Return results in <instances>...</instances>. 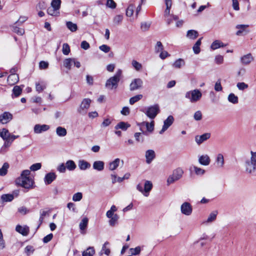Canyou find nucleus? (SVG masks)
<instances>
[{
    "label": "nucleus",
    "mask_w": 256,
    "mask_h": 256,
    "mask_svg": "<svg viewBox=\"0 0 256 256\" xmlns=\"http://www.w3.org/2000/svg\"><path fill=\"white\" fill-rule=\"evenodd\" d=\"M12 118V115L8 112H4L0 115V122L6 124Z\"/></svg>",
    "instance_id": "obj_16"
},
{
    "label": "nucleus",
    "mask_w": 256,
    "mask_h": 256,
    "mask_svg": "<svg viewBox=\"0 0 256 256\" xmlns=\"http://www.w3.org/2000/svg\"><path fill=\"white\" fill-rule=\"evenodd\" d=\"M50 128V126L47 124H36L34 126V131L35 134H39L48 130Z\"/></svg>",
    "instance_id": "obj_13"
},
{
    "label": "nucleus",
    "mask_w": 256,
    "mask_h": 256,
    "mask_svg": "<svg viewBox=\"0 0 256 256\" xmlns=\"http://www.w3.org/2000/svg\"><path fill=\"white\" fill-rule=\"evenodd\" d=\"M214 90L216 92H221L222 90V87L220 80H218L214 84Z\"/></svg>",
    "instance_id": "obj_61"
},
{
    "label": "nucleus",
    "mask_w": 256,
    "mask_h": 256,
    "mask_svg": "<svg viewBox=\"0 0 256 256\" xmlns=\"http://www.w3.org/2000/svg\"><path fill=\"white\" fill-rule=\"evenodd\" d=\"M122 71L121 69H118L116 74L108 79L106 83V87L110 90L116 88L118 84L122 77Z\"/></svg>",
    "instance_id": "obj_2"
},
{
    "label": "nucleus",
    "mask_w": 256,
    "mask_h": 256,
    "mask_svg": "<svg viewBox=\"0 0 256 256\" xmlns=\"http://www.w3.org/2000/svg\"><path fill=\"white\" fill-rule=\"evenodd\" d=\"M174 121V117L172 116H169L168 118L164 120V125L162 129L160 131V134H163L168 128L173 124Z\"/></svg>",
    "instance_id": "obj_11"
},
{
    "label": "nucleus",
    "mask_w": 256,
    "mask_h": 256,
    "mask_svg": "<svg viewBox=\"0 0 256 256\" xmlns=\"http://www.w3.org/2000/svg\"><path fill=\"white\" fill-rule=\"evenodd\" d=\"M95 250L94 247H89L82 252V256H94Z\"/></svg>",
    "instance_id": "obj_40"
},
{
    "label": "nucleus",
    "mask_w": 256,
    "mask_h": 256,
    "mask_svg": "<svg viewBox=\"0 0 256 256\" xmlns=\"http://www.w3.org/2000/svg\"><path fill=\"white\" fill-rule=\"evenodd\" d=\"M46 88V84L44 82H38L36 83V89L38 93L41 92Z\"/></svg>",
    "instance_id": "obj_32"
},
{
    "label": "nucleus",
    "mask_w": 256,
    "mask_h": 256,
    "mask_svg": "<svg viewBox=\"0 0 256 256\" xmlns=\"http://www.w3.org/2000/svg\"><path fill=\"white\" fill-rule=\"evenodd\" d=\"M202 38H199L193 46L192 49L196 54H198L200 52V46L201 44V40Z\"/></svg>",
    "instance_id": "obj_39"
},
{
    "label": "nucleus",
    "mask_w": 256,
    "mask_h": 256,
    "mask_svg": "<svg viewBox=\"0 0 256 256\" xmlns=\"http://www.w3.org/2000/svg\"><path fill=\"white\" fill-rule=\"evenodd\" d=\"M199 163L203 166H208L210 162V158L208 154L202 155L198 157Z\"/></svg>",
    "instance_id": "obj_23"
},
{
    "label": "nucleus",
    "mask_w": 256,
    "mask_h": 256,
    "mask_svg": "<svg viewBox=\"0 0 256 256\" xmlns=\"http://www.w3.org/2000/svg\"><path fill=\"white\" fill-rule=\"evenodd\" d=\"M218 214V210L212 211L208 215L207 220L204 222V223L209 224L215 221L216 218Z\"/></svg>",
    "instance_id": "obj_27"
},
{
    "label": "nucleus",
    "mask_w": 256,
    "mask_h": 256,
    "mask_svg": "<svg viewBox=\"0 0 256 256\" xmlns=\"http://www.w3.org/2000/svg\"><path fill=\"white\" fill-rule=\"evenodd\" d=\"M153 187L152 182L150 180H145L144 184V188L140 184H138L136 186V190L140 192L144 196L148 197L150 192Z\"/></svg>",
    "instance_id": "obj_6"
},
{
    "label": "nucleus",
    "mask_w": 256,
    "mask_h": 256,
    "mask_svg": "<svg viewBox=\"0 0 256 256\" xmlns=\"http://www.w3.org/2000/svg\"><path fill=\"white\" fill-rule=\"evenodd\" d=\"M62 51L63 54L64 55H68L69 54L70 48L68 44L64 43L63 44Z\"/></svg>",
    "instance_id": "obj_56"
},
{
    "label": "nucleus",
    "mask_w": 256,
    "mask_h": 256,
    "mask_svg": "<svg viewBox=\"0 0 256 256\" xmlns=\"http://www.w3.org/2000/svg\"><path fill=\"white\" fill-rule=\"evenodd\" d=\"M143 82L140 78L134 79L130 85V91H134L140 88L142 86Z\"/></svg>",
    "instance_id": "obj_8"
},
{
    "label": "nucleus",
    "mask_w": 256,
    "mask_h": 256,
    "mask_svg": "<svg viewBox=\"0 0 256 256\" xmlns=\"http://www.w3.org/2000/svg\"><path fill=\"white\" fill-rule=\"evenodd\" d=\"M184 174V170L180 168H178L174 170L172 174L170 175L167 179V184L170 185V184L174 182H175L180 180Z\"/></svg>",
    "instance_id": "obj_5"
},
{
    "label": "nucleus",
    "mask_w": 256,
    "mask_h": 256,
    "mask_svg": "<svg viewBox=\"0 0 256 256\" xmlns=\"http://www.w3.org/2000/svg\"><path fill=\"white\" fill-rule=\"evenodd\" d=\"M132 65L136 71H140L142 68V64L136 60H132Z\"/></svg>",
    "instance_id": "obj_47"
},
{
    "label": "nucleus",
    "mask_w": 256,
    "mask_h": 256,
    "mask_svg": "<svg viewBox=\"0 0 256 256\" xmlns=\"http://www.w3.org/2000/svg\"><path fill=\"white\" fill-rule=\"evenodd\" d=\"M198 36V32L196 30H191L187 32L186 37L191 40L196 39Z\"/></svg>",
    "instance_id": "obj_35"
},
{
    "label": "nucleus",
    "mask_w": 256,
    "mask_h": 256,
    "mask_svg": "<svg viewBox=\"0 0 256 256\" xmlns=\"http://www.w3.org/2000/svg\"><path fill=\"white\" fill-rule=\"evenodd\" d=\"M249 26L248 24H238L236 28L238 30L236 32L237 36H244L248 34L250 30H248Z\"/></svg>",
    "instance_id": "obj_9"
},
{
    "label": "nucleus",
    "mask_w": 256,
    "mask_h": 256,
    "mask_svg": "<svg viewBox=\"0 0 256 256\" xmlns=\"http://www.w3.org/2000/svg\"><path fill=\"white\" fill-rule=\"evenodd\" d=\"M135 6L134 4H131L128 6L126 10V15L128 16H132L134 12Z\"/></svg>",
    "instance_id": "obj_49"
},
{
    "label": "nucleus",
    "mask_w": 256,
    "mask_h": 256,
    "mask_svg": "<svg viewBox=\"0 0 256 256\" xmlns=\"http://www.w3.org/2000/svg\"><path fill=\"white\" fill-rule=\"evenodd\" d=\"M78 166L80 170H84L90 167V164L84 160H80L78 162Z\"/></svg>",
    "instance_id": "obj_26"
},
{
    "label": "nucleus",
    "mask_w": 256,
    "mask_h": 256,
    "mask_svg": "<svg viewBox=\"0 0 256 256\" xmlns=\"http://www.w3.org/2000/svg\"><path fill=\"white\" fill-rule=\"evenodd\" d=\"M16 230L17 232L24 236H27L29 233V228L26 226H22L20 225H18L16 228Z\"/></svg>",
    "instance_id": "obj_25"
},
{
    "label": "nucleus",
    "mask_w": 256,
    "mask_h": 256,
    "mask_svg": "<svg viewBox=\"0 0 256 256\" xmlns=\"http://www.w3.org/2000/svg\"><path fill=\"white\" fill-rule=\"evenodd\" d=\"M117 210V208L114 205H112L110 209L107 211L106 212V216L108 218H110L112 217H114L116 214H114V212Z\"/></svg>",
    "instance_id": "obj_36"
},
{
    "label": "nucleus",
    "mask_w": 256,
    "mask_h": 256,
    "mask_svg": "<svg viewBox=\"0 0 256 256\" xmlns=\"http://www.w3.org/2000/svg\"><path fill=\"white\" fill-rule=\"evenodd\" d=\"M22 92V88L18 86H16L12 90V98H16L20 96Z\"/></svg>",
    "instance_id": "obj_33"
},
{
    "label": "nucleus",
    "mask_w": 256,
    "mask_h": 256,
    "mask_svg": "<svg viewBox=\"0 0 256 256\" xmlns=\"http://www.w3.org/2000/svg\"><path fill=\"white\" fill-rule=\"evenodd\" d=\"M56 134L60 137H64L67 134L66 130L62 126H58L56 128Z\"/></svg>",
    "instance_id": "obj_31"
},
{
    "label": "nucleus",
    "mask_w": 256,
    "mask_h": 256,
    "mask_svg": "<svg viewBox=\"0 0 256 256\" xmlns=\"http://www.w3.org/2000/svg\"><path fill=\"white\" fill-rule=\"evenodd\" d=\"M215 164L218 168H223L224 165V156L222 154H218L215 158Z\"/></svg>",
    "instance_id": "obj_14"
},
{
    "label": "nucleus",
    "mask_w": 256,
    "mask_h": 256,
    "mask_svg": "<svg viewBox=\"0 0 256 256\" xmlns=\"http://www.w3.org/2000/svg\"><path fill=\"white\" fill-rule=\"evenodd\" d=\"M13 32L16 33L17 34L19 35H22L24 33V30L23 28H18L16 26H13Z\"/></svg>",
    "instance_id": "obj_58"
},
{
    "label": "nucleus",
    "mask_w": 256,
    "mask_h": 256,
    "mask_svg": "<svg viewBox=\"0 0 256 256\" xmlns=\"http://www.w3.org/2000/svg\"><path fill=\"white\" fill-rule=\"evenodd\" d=\"M202 93L198 89H194L187 92L185 94V98L189 100L191 103H195L200 100Z\"/></svg>",
    "instance_id": "obj_4"
},
{
    "label": "nucleus",
    "mask_w": 256,
    "mask_h": 256,
    "mask_svg": "<svg viewBox=\"0 0 256 256\" xmlns=\"http://www.w3.org/2000/svg\"><path fill=\"white\" fill-rule=\"evenodd\" d=\"M88 220L87 218H84L80 223L79 227L82 234H84V231L86 229L88 224Z\"/></svg>",
    "instance_id": "obj_29"
},
{
    "label": "nucleus",
    "mask_w": 256,
    "mask_h": 256,
    "mask_svg": "<svg viewBox=\"0 0 256 256\" xmlns=\"http://www.w3.org/2000/svg\"><path fill=\"white\" fill-rule=\"evenodd\" d=\"M91 103V100L90 98H84L82 100L78 112L80 114L86 112L89 108Z\"/></svg>",
    "instance_id": "obj_10"
},
{
    "label": "nucleus",
    "mask_w": 256,
    "mask_h": 256,
    "mask_svg": "<svg viewBox=\"0 0 256 256\" xmlns=\"http://www.w3.org/2000/svg\"><path fill=\"white\" fill-rule=\"evenodd\" d=\"M1 199L4 202H11L14 199V195L12 194H5L1 196Z\"/></svg>",
    "instance_id": "obj_51"
},
{
    "label": "nucleus",
    "mask_w": 256,
    "mask_h": 256,
    "mask_svg": "<svg viewBox=\"0 0 256 256\" xmlns=\"http://www.w3.org/2000/svg\"><path fill=\"white\" fill-rule=\"evenodd\" d=\"M236 86L238 90H242L246 89L248 88V84H246L244 82H238L236 84Z\"/></svg>",
    "instance_id": "obj_60"
},
{
    "label": "nucleus",
    "mask_w": 256,
    "mask_h": 256,
    "mask_svg": "<svg viewBox=\"0 0 256 256\" xmlns=\"http://www.w3.org/2000/svg\"><path fill=\"white\" fill-rule=\"evenodd\" d=\"M180 211L182 214L186 216H190L192 212V206L190 203L184 202L181 205Z\"/></svg>",
    "instance_id": "obj_7"
},
{
    "label": "nucleus",
    "mask_w": 256,
    "mask_h": 256,
    "mask_svg": "<svg viewBox=\"0 0 256 256\" xmlns=\"http://www.w3.org/2000/svg\"><path fill=\"white\" fill-rule=\"evenodd\" d=\"M123 20L122 15L118 14L113 19V22L116 25H119Z\"/></svg>",
    "instance_id": "obj_53"
},
{
    "label": "nucleus",
    "mask_w": 256,
    "mask_h": 256,
    "mask_svg": "<svg viewBox=\"0 0 256 256\" xmlns=\"http://www.w3.org/2000/svg\"><path fill=\"white\" fill-rule=\"evenodd\" d=\"M106 6L108 8L114 9L116 8V4L113 0H107Z\"/></svg>",
    "instance_id": "obj_59"
},
{
    "label": "nucleus",
    "mask_w": 256,
    "mask_h": 256,
    "mask_svg": "<svg viewBox=\"0 0 256 256\" xmlns=\"http://www.w3.org/2000/svg\"><path fill=\"white\" fill-rule=\"evenodd\" d=\"M226 46V44H224L221 41L219 40H216L212 44L210 48L211 49L214 50L220 48L224 47Z\"/></svg>",
    "instance_id": "obj_30"
},
{
    "label": "nucleus",
    "mask_w": 256,
    "mask_h": 256,
    "mask_svg": "<svg viewBox=\"0 0 256 256\" xmlns=\"http://www.w3.org/2000/svg\"><path fill=\"white\" fill-rule=\"evenodd\" d=\"M241 63L244 65H248L254 60V58L251 54L242 56L240 59Z\"/></svg>",
    "instance_id": "obj_15"
},
{
    "label": "nucleus",
    "mask_w": 256,
    "mask_h": 256,
    "mask_svg": "<svg viewBox=\"0 0 256 256\" xmlns=\"http://www.w3.org/2000/svg\"><path fill=\"white\" fill-rule=\"evenodd\" d=\"M10 133L8 130L6 128H2L0 132V136L4 140H8L10 136Z\"/></svg>",
    "instance_id": "obj_45"
},
{
    "label": "nucleus",
    "mask_w": 256,
    "mask_h": 256,
    "mask_svg": "<svg viewBox=\"0 0 256 256\" xmlns=\"http://www.w3.org/2000/svg\"><path fill=\"white\" fill-rule=\"evenodd\" d=\"M9 167V164L7 162L4 164L2 168H0V176H4L8 172V169Z\"/></svg>",
    "instance_id": "obj_48"
},
{
    "label": "nucleus",
    "mask_w": 256,
    "mask_h": 256,
    "mask_svg": "<svg viewBox=\"0 0 256 256\" xmlns=\"http://www.w3.org/2000/svg\"><path fill=\"white\" fill-rule=\"evenodd\" d=\"M140 126V130H142V127L145 126L146 128V130L148 132H152L154 130V120H152L150 123L147 122H143L138 124Z\"/></svg>",
    "instance_id": "obj_21"
},
{
    "label": "nucleus",
    "mask_w": 256,
    "mask_h": 256,
    "mask_svg": "<svg viewBox=\"0 0 256 256\" xmlns=\"http://www.w3.org/2000/svg\"><path fill=\"white\" fill-rule=\"evenodd\" d=\"M210 137V134L207 132L201 136H195V140L198 144L200 145L204 142L209 139Z\"/></svg>",
    "instance_id": "obj_17"
},
{
    "label": "nucleus",
    "mask_w": 256,
    "mask_h": 256,
    "mask_svg": "<svg viewBox=\"0 0 256 256\" xmlns=\"http://www.w3.org/2000/svg\"><path fill=\"white\" fill-rule=\"evenodd\" d=\"M66 26L72 32H74L78 30V26L76 24H74L72 22H67Z\"/></svg>",
    "instance_id": "obj_41"
},
{
    "label": "nucleus",
    "mask_w": 256,
    "mask_h": 256,
    "mask_svg": "<svg viewBox=\"0 0 256 256\" xmlns=\"http://www.w3.org/2000/svg\"><path fill=\"white\" fill-rule=\"evenodd\" d=\"M66 168L70 171L74 170L76 167V164L72 160H68L66 163Z\"/></svg>",
    "instance_id": "obj_37"
},
{
    "label": "nucleus",
    "mask_w": 256,
    "mask_h": 256,
    "mask_svg": "<svg viewBox=\"0 0 256 256\" xmlns=\"http://www.w3.org/2000/svg\"><path fill=\"white\" fill-rule=\"evenodd\" d=\"M185 64L184 60L182 58H179L176 60L172 64V66L176 68H180Z\"/></svg>",
    "instance_id": "obj_42"
},
{
    "label": "nucleus",
    "mask_w": 256,
    "mask_h": 256,
    "mask_svg": "<svg viewBox=\"0 0 256 256\" xmlns=\"http://www.w3.org/2000/svg\"><path fill=\"white\" fill-rule=\"evenodd\" d=\"M109 218V225L111 226H114L118 224L119 216L118 214H116L114 217Z\"/></svg>",
    "instance_id": "obj_44"
},
{
    "label": "nucleus",
    "mask_w": 256,
    "mask_h": 256,
    "mask_svg": "<svg viewBox=\"0 0 256 256\" xmlns=\"http://www.w3.org/2000/svg\"><path fill=\"white\" fill-rule=\"evenodd\" d=\"M47 12L48 14L52 16H58L60 13L58 10L52 6L48 8Z\"/></svg>",
    "instance_id": "obj_43"
},
{
    "label": "nucleus",
    "mask_w": 256,
    "mask_h": 256,
    "mask_svg": "<svg viewBox=\"0 0 256 256\" xmlns=\"http://www.w3.org/2000/svg\"><path fill=\"white\" fill-rule=\"evenodd\" d=\"M19 80V76L18 74H10L7 78V82L10 86H14Z\"/></svg>",
    "instance_id": "obj_22"
},
{
    "label": "nucleus",
    "mask_w": 256,
    "mask_h": 256,
    "mask_svg": "<svg viewBox=\"0 0 256 256\" xmlns=\"http://www.w3.org/2000/svg\"><path fill=\"white\" fill-rule=\"evenodd\" d=\"M30 170H23L20 176L16 180V184L25 188H32L34 180L30 176Z\"/></svg>",
    "instance_id": "obj_1"
},
{
    "label": "nucleus",
    "mask_w": 256,
    "mask_h": 256,
    "mask_svg": "<svg viewBox=\"0 0 256 256\" xmlns=\"http://www.w3.org/2000/svg\"><path fill=\"white\" fill-rule=\"evenodd\" d=\"M252 156H251V161L248 162V165H252V169H249L248 167L246 168V172L248 173H252L255 171L256 170V152H251Z\"/></svg>",
    "instance_id": "obj_12"
},
{
    "label": "nucleus",
    "mask_w": 256,
    "mask_h": 256,
    "mask_svg": "<svg viewBox=\"0 0 256 256\" xmlns=\"http://www.w3.org/2000/svg\"><path fill=\"white\" fill-rule=\"evenodd\" d=\"M194 118L196 120H200L202 118V114L200 110L196 111L194 116Z\"/></svg>",
    "instance_id": "obj_64"
},
{
    "label": "nucleus",
    "mask_w": 256,
    "mask_h": 256,
    "mask_svg": "<svg viewBox=\"0 0 256 256\" xmlns=\"http://www.w3.org/2000/svg\"><path fill=\"white\" fill-rule=\"evenodd\" d=\"M60 0H52L51 2V6L59 10L60 7Z\"/></svg>",
    "instance_id": "obj_55"
},
{
    "label": "nucleus",
    "mask_w": 256,
    "mask_h": 256,
    "mask_svg": "<svg viewBox=\"0 0 256 256\" xmlns=\"http://www.w3.org/2000/svg\"><path fill=\"white\" fill-rule=\"evenodd\" d=\"M130 126V125L128 123L121 122L118 123L114 128L116 130L121 129L123 130H126Z\"/></svg>",
    "instance_id": "obj_34"
},
{
    "label": "nucleus",
    "mask_w": 256,
    "mask_h": 256,
    "mask_svg": "<svg viewBox=\"0 0 256 256\" xmlns=\"http://www.w3.org/2000/svg\"><path fill=\"white\" fill-rule=\"evenodd\" d=\"M193 168L194 173L198 176H202L206 172L204 170L196 166H194Z\"/></svg>",
    "instance_id": "obj_52"
},
{
    "label": "nucleus",
    "mask_w": 256,
    "mask_h": 256,
    "mask_svg": "<svg viewBox=\"0 0 256 256\" xmlns=\"http://www.w3.org/2000/svg\"><path fill=\"white\" fill-rule=\"evenodd\" d=\"M145 156L146 162L148 164H150L156 157V154L154 150H148L146 152Z\"/></svg>",
    "instance_id": "obj_18"
},
{
    "label": "nucleus",
    "mask_w": 256,
    "mask_h": 256,
    "mask_svg": "<svg viewBox=\"0 0 256 256\" xmlns=\"http://www.w3.org/2000/svg\"><path fill=\"white\" fill-rule=\"evenodd\" d=\"M163 50V46L160 42H158L155 46V51L156 53Z\"/></svg>",
    "instance_id": "obj_62"
},
{
    "label": "nucleus",
    "mask_w": 256,
    "mask_h": 256,
    "mask_svg": "<svg viewBox=\"0 0 256 256\" xmlns=\"http://www.w3.org/2000/svg\"><path fill=\"white\" fill-rule=\"evenodd\" d=\"M73 62H74L73 58H66L64 60V66L68 70H70Z\"/></svg>",
    "instance_id": "obj_38"
},
{
    "label": "nucleus",
    "mask_w": 256,
    "mask_h": 256,
    "mask_svg": "<svg viewBox=\"0 0 256 256\" xmlns=\"http://www.w3.org/2000/svg\"><path fill=\"white\" fill-rule=\"evenodd\" d=\"M140 110L152 120H154L160 112V106L158 104L148 106Z\"/></svg>",
    "instance_id": "obj_3"
},
{
    "label": "nucleus",
    "mask_w": 256,
    "mask_h": 256,
    "mask_svg": "<svg viewBox=\"0 0 256 256\" xmlns=\"http://www.w3.org/2000/svg\"><path fill=\"white\" fill-rule=\"evenodd\" d=\"M82 198V192H78L74 194L72 196V200L74 202H79Z\"/></svg>",
    "instance_id": "obj_57"
},
{
    "label": "nucleus",
    "mask_w": 256,
    "mask_h": 256,
    "mask_svg": "<svg viewBox=\"0 0 256 256\" xmlns=\"http://www.w3.org/2000/svg\"><path fill=\"white\" fill-rule=\"evenodd\" d=\"M104 163L101 160L95 161L92 165L93 168L98 171H102L104 169Z\"/></svg>",
    "instance_id": "obj_28"
},
{
    "label": "nucleus",
    "mask_w": 256,
    "mask_h": 256,
    "mask_svg": "<svg viewBox=\"0 0 256 256\" xmlns=\"http://www.w3.org/2000/svg\"><path fill=\"white\" fill-rule=\"evenodd\" d=\"M142 95L141 94L132 96L130 99V104L132 105L134 104L136 102L140 100L142 98Z\"/></svg>",
    "instance_id": "obj_50"
},
{
    "label": "nucleus",
    "mask_w": 256,
    "mask_h": 256,
    "mask_svg": "<svg viewBox=\"0 0 256 256\" xmlns=\"http://www.w3.org/2000/svg\"><path fill=\"white\" fill-rule=\"evenodd\" d=\"M130 253L132 255H138L141 251V248L140 246H136L135 248H131L130 250Z\"/></svg>",
    "instance_id": "obj_54"
},
{
    "label": "nucleus",
    "mask_w": 256,
    "mask_h": 256,
    "mask_svg": "<svg viewBox=\"0 0 256 256\" xmlns=\"http://www.w3.org/2000/svg\"><path fill=\"white\" fill-rule=\"evenodd\" d=\"M110 243L106 242L102 246V249L99 252L100 256H102L103 254L108 256L110 254V250L109 248Z\"/></svg>",
    "instance_id": "obj_19"
},
{
    "label": "nucleus",
    "mask_w": 256,
    "mask_h": 256,
    "mask_svg": "<svg viewBox=\"0 0 256 256\" xmlns=\"http://www.w3.org/2000/svg\"><path fill=\"white\" fill-rule=\"evenodd\" d=\"M122 162V164H124V160H120L118 158H116L113 161L110 162L108 164V169L110 170H114L117 168L119 166L120 162Z\"/></svg>",
    "instance_id": "obj_20"
},
{
    "label": "nucleus",
    "mask_w": 256,
    "mask_h": 256,
    "mask_svg": "<svg viewBox=\"0 0 256 256\" xmlns=\"http://www.w3.org/2000/svg\"><path fill=\"white\" fill-rule=\"evenodd\" d=\"M66 165L64 163L60 164L56 168L57 170L60 173H64L66 171Z\"/></svg>",
    "instance_id": "obj_63"
},
{
    "label": "nucleus",
    "mask_w": 256,
    "mask_h": 256,
    "mask_svg": "<svg viewBox=\"0 0 256 256\" xmlns=\"http://www.w3.org/2000/svg\"><path fill=\"white\" fill-rule=\"evenodd\" d=\"M56 178V175L54 172H49L47 174L44 178V182L46 184H51Z\"/></svg>",
    "instance_id": "obj_24"
},
{
    "label": "nucleus",
    "mask_w": 256,
    "mask_h": 256,
    "mask_svg": "<svg viewBox=\"0 0 256 256\" xmlns=\"http://www.w3.org/2000/svg\"><path fill=\"white\" fill-rule=\"evenodd\" d=\"M228 99L230 102L234 104H236L238 102V97L233 93H231L228 95Z\"/></svg>",
    "instance_id": "obj_46"
}]
</instances>
